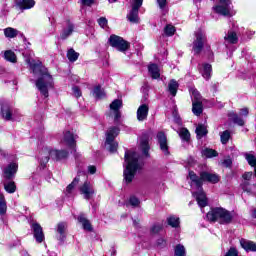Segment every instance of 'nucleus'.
<instances>
[{"instance_id":"nucleus-23","label":"nucleus","mask_w":256,"mask_h":256,"mask_svg":"<svg viewBox=\"0 0 256 256\" xmlns=\"http://www.w3.org/2000/svg\"><path fill=\"white\" fill-rule=\"evenodd\" d=\"M225 45H236L239 41V37H237V33L233 31H228V33L224 37Z\"/></svg>"},{"instance_id":"nucleus-56","label":"nucleus","mask_w":256,"mask_h":256,"mask_svg":"<svg viewBox=\"0 0 256 256\" xmlns=\"http://www.w3.org/2000/svg\"><path fill=\"white\" fill-rule=\"evenodd\" d=\"M95 3V0H81V4L86 7H91Z\"/></svg>"},{"instance_id":"nucleus-44","label":"nucleus","mask_w":256,"mask_h":256,"mask_svg":"<svg viewBox=\"0 0 256 256\" xmlns=\"http://www.w3.org/2000/svg\"><path fill=\"white\" fill-rule=\"evenodd\" d=\"M179 136L182 141H189V139H191V134L189 133V130H187V128L180 129Z\"/></svg>"},{"instance_id":"nucleus-27","label":"nucleus","mask_w":256,"mask_h":256,"mask_svg":"<svg viewBox=\"0 0 256 256\" xmlns=\"http://www.w3.org/2000/svg\"><path fill=\"white\" fill-rule=\"evenodd\" d=\"M75 29V26L71 22H67L66 28L62 30V33L60 35L61 39H67V37H70V35L73 34V31Z\"/></svg>"},{"instance_id":"nucleus-42","label":"nucleus","mask_w":256,"mask_h":256,"mask_svg":"<svg viewBox=\"0 0 256 256\" xmlns=\"http://www.w3.org/2000/svg\"><path fill=\"white\" fill-rule=\"evenodd\" d=\"M167 223L168 225H170V227H174V228H177L179 227V217L177 216H169L167 218Z\"/></svg>"},{"instance_id":"nucleus-49","label":"nucleus","mask_w":256,"mask_h":256,"mask_svg":"<svg viewBox=\"0 0 256 256\" xmlns=\"http://www.w3.org/2000/svg\"><path fill=\"white\" fill-rule=\"evenodd\" d=\"M129 203L132 207H139V204L141 203L139 201V198L135 197V196H131L129 199Z\"/></svg>"},{"instance_id":"nucleus-2","label":"nucleus","mask_w":256,"mask_h":256,"mask_svg":"<svg viewBox=\"0 0 256 256\" xmlns=\"http://www.w3.org/2000/svg\"><path fill=\"white\" fill-rule=\"evenodd\" d=\"M125 163L124 180L127 183H131L135 178V173L143 169V160H141L139 153L135 151H127L125 153Z\"/></svg>"},{"instance_id":"nucleus-38","label":"nucleus","mask_w":256,"mask_h":256,"mask_svg":"<svg viewBox=\"0 0 256 256\" xmlns=\"http://www.w3.org/2000/svg\"><path fill=\"white\" fill-rule=\"evenodd\" d=\"M4 58L6 59V61H10V63H17V56L15 55V52L11 50H7L4 53Z\"/></svg>"},{"instance_id":"nucleus-34","label":"nucleus","mask_w":256,"mask_h":256,"mask_svg":"<svg viewBox=\"0 0 256 256\" xmlns=\"http://www.w3.org/2000/svg\"><path fill=\"white\" fill-rule=\"evenodd\" d=\"M179 89V83L175 80H171L168 83V91L171 94L172 97H175L177 95V90Z\"/></svg>"},{"instance_id":"nucleus-11","label":"nucleus","mask_w":256,"mask_h":256,"mask_svg":"<svg viewBox=\"0 0 256 256\" xmlns=\"http://www.w3.org/2000/svg\"><path fill=\"white\" fill-rule=\"evenodd\" d=\"M80 195H83V197L89 201L93 195H95V188H93V184L89 181H85L80 187H79Z\"/></svg>"},{"instance_id":"nucleus-64","label":"nucleus","mask_w":256,"mask_h":256,"mask_svg":"<svg viewBox=\"0 0 256 256\" xmlns=\"http://www.w3.org/2000/svg\"><path fill=\"white\" fill-rule=\"evenodd\" d=\"M134 225H137V222H136V221H134Z\"/></svg>"},{"instance_id":"nucleus-18","label":"nucleus","mask_w":256,"mask_h":256,"mask_svg":"<svg viewBox=\"0 0 256 256\" xmlns=\"http://www.w3.org/2000/svg\"><path fill=\"white\" fill-rule=\"evenodd\" d=\"M32 230L37 243H43L45 239V234H43V228L41 227V225H39L38 223L32 224Z\"/></svg>"},{"instance_id":"nucleus-30","label":"nucleus","mask_w":256,"mask_h":256,"mask_svg":"<svg viewBox=\"0 0 256 256\" xmlns=\"http://www.w3.org/2000/svg\"><path fill=\"white\" fill-rule=\"evenodd\" d=\"M140 149L143 153V155H145V157H149V139L148 138H141L140 140Z\"/></svg>"},{"instance_id":"nucleus-1","label":"nucleus","mask_w":256,"mask_h":256,"mask_svg":"<svg viewBox=\"0 0 256 256\" xmlns=\"http://www.w3.org/2000/svg\"><path fill=\"white\" fill-rule=\"evenodd\" d=\"M27 65L34 75H37L36 87L41 95L49 97V89H53V76L47 72V68L41 64V61H35L31 58L25 59Z\"/></svg>"},{"instance_id":"nucleus-4","label":"nucleus","mask_w":256,"mask_h":256,"mask_svg":"<svg viewBox=\"0 0 256 256\" xmlns=\"http://www.w3.org/2000/svg\"><path fill=\"white\" fill-rule=\"evenodd\" d=\"M67 155H69V152L65 150H53L51 148H44L41 150L38 159L42 169H45V165L49 163L50 157L54 161H61V159L67 158Z\"/></svg>"},{"instance_id":"nucleus-59","label":"nucleus","mask_w":256,"mask_h":256,"mask_svg":"<svg viewBox=\"0 0 256 256\" xmlns=\"http://www.w3.org/2000/svg\"><path fill=\"white\" fill-rule=\"evenodd\" d=\"M166 244H167V242H166L165 239H163V238H160V239H158V241H157L158 247H165Z\"/></svg>"},{"instance_id":"nucleus-14","label":"nucleus","mask_w":256,"mask_h":256,"mask_svg":"<svg viewBox=\"0 0 256 256\" xmlns=\"http://www.w3.org/2000/svg\"><path fill=\"white\" fill-rule=\"evenodd\" d=\"M19 169V165L15 162H12L8 164L4 169H3V175L5 179H13L15 177V174L17 173V170Z\"/></svg>"},{"instance_id":"nucleus-24","label":"nucleus","mask_w":256,"mask_h":256,"mask_svg":"<svg viewBox=\"0 0 256 256\" xmlns=\"http://www.w3.org/2000/svg\"><path fill=\"white\" fill-rule=\"evenodd\" d=\"M253 177V172H246L243 174V179L245 180L241 187L243 191H246L247 193H251V186L249 185V181H251V178Z\"/></svg>"},{"instance_id":"nucleus-3","label":"nucleus","mask_w":256,"mask_h":256,"mask_svg":"<svg viewBox=\"0 0 256 256\" xmlns=\"http://www.w3.org/2000/svg\"><path fill=\"white\" fill-rule=\"evenodd\" d=\"M206 217L211 223H220V225H227L233 221V214L222 207L212 208Z\"/></svg>"},{"instance_id":"nucleus-22","label":"nucleus","mask_w":256,"mask_h":256,"mask_svg":"<svg viewBox=\"0 0 256 256\" xmlns=\"http://www.w3.org/2000/svg\"><path fill=\"white\" fill-rule=\"evenodd\" d=\"M200 177L203 181H208V183H219V176L217 174L209 172H201Z\"/></svg>"},{"instance_id":"nucleus-50","label":"nucleus","mask_w":256,"mask_h":256,"mask_svg":"<svg viewBox=\"0 0 256 256\" xmlns=\"http://www.w3.org/2000/svg\"><path fill=\"white\" fill-rule=\"evenodd\" d=\"M222 167H231L233 165V160H231V157H226L221 162Z\"/></svg>"},{"instance_id":"nucleus-7","label":"nucleus","mask_w":256,"mask_h":256,"mask_svg":"<svg viewBox=\"0 0 256 256\" xmlns=\"http://www.w3.org/2000/svg\"><path fill=\"white\" fill-rule=\"evenodd\" d=\"M219 5L213 7V11L218 13V15H223L224 17H231L234 15L232 10L231 0H218Z\"/></svg>"},{"instance_id":"nucleus-58","label":"nucleus","mask_w":256,"mask_h":256,"mask_svg":"<svg viewBox=\"0 0 256 256\" xmlns=\"http://www.w3.org/2000/svg\"><path fill=\"white\" fill-rule=\"evenodd\" d=\"M247 115H249V109H247V108H242V109L240 110V116H241V117H247Z\"/></svg>"},{"instance_id":"nucleus-62","label":"nucleus","mask_w":256,"mask_h":256,"mask_svg":"<svg viewBox=\"0 0 256 256\" xmlns=\"http://www.w3.org/2000/svg\"><path fill=\"white\" fill-rule=\"evenodd\" d=\"M252 217L253 219H256V208L252 211Z\"/></svg>"},{"instance_id":"nucleus-32","label":"nucleus","mask_w":256,"mask_h":256,"mask_svg":"<svg viewBox=\"0 0 256 256\" xmlns=\"http://www.w3.org/2000/svg\"><path fill=\"white\" fill-rule=\"evenodd\" d=\"M148 71L152 79H159V77H161V73H159V66H157L156 64H150L148 66Z\"/></svg>"},{"instance_id":"nucleus-29","label":"nucleus","mask_w":256,"mask_h":256,"mask_svg":"<svg viewBox=\"0 0 256 256\" xmlns=\"http://www.w3.org/2000/svg\"><path fill=\"white\" fill-rule=\"evenodd\" d=\"M195 133L197 135V139H203V137H206L209 131L207 130V126L205 124H199L196 127Z\"/></svg>"},{"instance_id":"nucleus-47","label":"nucleus","mask_w":256,"mask_h":256,"mask_svg":"<svg viewBox=\"0 0 256 256\" xmlns=\"http://www.w3.org/2000/svg\"><path fill=\"white\" fill-rule=\"evenodd\" d=\"M202 155L204 157H208V158H211V157H217V151L213 150V149H209V148H206L202 151Z\"/></svg>"},{"instance_id":"nucleus-55","label":"nucleus","mask_w":256,"mask_h":256,"mask_svg":"<svg viewBox=\"0 0 256 256\" xmlns=\"http://www.w3.org/2000/svg\"><path fill=\"white\" fill-rule=\"evenodd\" d=\"M192 97L195 99L194 101H201V94L195 89L192 90Z\"/></svg>"},{"instance_id":"nucleus-31","label":"nucleus","mask_w":256,"mask_h":256,"mask_svg":"<svg viewBox=\"0 0 256 256\" xmlns=\"http://www.w3.org/2000/svg\"><path fill=\"white\" fill-rule=\"evenodd\" d=\"M192 113L199 117L203 113V103L201 101H193L192 103Z\"/></svg>"},{"instance_id":"nucleus-13","label":"nucleus","mask_w":256,"mask_h":256,"mask_svg":"<svg viewBox=\"0 0 256 256\" xmlns=\"http://www.w3.org/2000/svg\"><path fill=\"white\" fill-rule=\"evenodd\" d=\"M157 140L160 151H162L164 155H169V143L167 142V135H165L163 132H158Z\"/></svg>"},{"instance_id":"nucleus-9","label":"nucleus","mask_w":256,"mask_h":256,"mask_svg":"<svg viewBox=\"0 0 256 256\" xmlns=\"http://www.w3.org/2000/svg\"><path fill=\"white\" fill-rule=\"evenodd\" d=\"M109 43L111 47H114L118 51H121L122 53L127 51L129 49L130 44L125 39L121 38V36L117 35H111L109 38Z\"/></svg>"},{"instance_id":"nucleus-26","label":"nucleus","mask_w":256,"mask_h":256,"mask_svg":"<svg viewBox=\"0 0 256 256\" xmlns=\"http://www.w3.org/2000/svg\"><path fill=\"white\" fill-rule=\"evenodd\" d=\"M240 245L245 251H256V243L253 241L242 239Z\"/></svg>"},{"instance_id":"nucleus-57","label":"nucleus","mask_w":256,"mask_h":256,"mask_svg":"<svg viewBox=\"0 0 256 256\" xmlns=\"http://www.w3.org/2000/svg\"><path fill=\"white\" fill-rule=\"evenodd\" d=\"M72 91H73L74 97H81V90L79 89V87L74 86L72 88Z\"/></svg>"},{"instance_id":"nucleus-41","label":"nucleus","mask_w":256,"mask_h":256,"mask_svg":"<svg viewBox=\"0 0 256 256\" xmlns=\"http://www.w3.org/2000/svg\"><path fill=\"white\" fill-rule=\"evenodd\" d=\"M7 213V202L5 201V196L0 194V215H5Z\"/></svg>"},{"instance_id":"nucleus-19","label":"nucleus","mask_w":256,"mask_h":256,"mask_svg":"<svg viewBox=\"0 0 256 256\" xmlns=\"http://www.w3.org/2000/svg\"><path fill=\"white\" fill-rule=\"evenodd\" d=\"M77 139V136L73 135L71 131L64 132V136L61 139V143H65L67 147H75V140Z\"/></svg>"},{"instance_id":"nucleus-21","label":"nucleus","mask_w":256,"mask_h":256,"mask_svg":"<svg viewBox=\"0 0 256 256\" xmlns=\"http://www.w3.org/2000/svg\"><path fill=\"white\" fill-rule=\"evenodd\" d=\"M81 181V175H78L74 178V180L72 181L71 184H69L66 187L65 190V195H67V197H71V195H73V193H75V188L79 185V182Z\"/></svg>"},{"instance_id":"nucleus-12","label":"nucleus","mask_w":256,"mask_h":256,"mask_svg":"<svg viewBox=\"0 0 256 256\" xmlns=\"http://www.w3.org/2000/svg\"><path fill=\"white\" fill-rule=\"evenodd\" d=\"M197 192H193V196L196 197V201L199 205V207L203 210V207H207L209 205V201L207 200V196L205 195V192L203 191V186L201 188H197Z\"/></svg>"},{"instance_id":"nucleus-28","label":"nucleus","mask_w":256,"mask_h":256,"mask_svg":"<svg viewBox=\"0 0 256 256\" xmlns=\"http://www.w3.org/2000/svg\"><path fill=\"white\" fill-rule=\"evenodd\" d=\"M189 178L191 179L192 183H194L197 187V189H201L203 187V179H201V176L195 174V172L190 171L189 172Z\"/></svg>"},{"instance_id":"nucleus-20","label":"nucleus","mask_w":256,"mask_h":256,"mask_svg":"<svg viewBox=\"0 0 256 256\" xmlns=\"http://www.w3.org/2000/svg\"><path fill=\"white\" fill-rule=\"evenodd\" d=\"M15 4L21 11H26L35 7V0H15Z\"/></svg>"},{"instance_id":"nucleus-33","label":"nucleus","mask_w":256,"mask_h":256,"mask_svg":"<svg viewBox=\"0 0 256 256\" xmlns=\"http://www.w3.org/2000/svg\"><path fill=\"white\" fill-rule=\"evenodd\" d=\"M65 231H67V223L65 222H60L57 225V233H59V240L63 241L65 239Z\"/></svg>"},{"instance_id":"nucleus-36","label":"nucleus","mask_w":256,"mask_h":256,"mask_svg":"<svg viewBox=\"0 0 256 256\" xmlns=\"http://www.w3.org/2000/svg\"><path fill=\"white\" fill-rule=\"evenodd\" d=\"M4 35L8 39H14V37H17L19 35V31L15 28L8 27L4 29Z\"/></svg>"},{"instance_id":"nucleus-63","label":"nucleus","mask_w":256,"mask_h":256,"mask_svg":"<svg viewBox=\"0 0 256 256\" xmlns=\"http://www.w3.org/2000/svg\"><path fill=\"white\" fill-rule=\"evenodd\" d=\"M109 3H117V0H108Z\"/></svg>"},{"instance_id":"nucleus-6","label":"nucleus","mask_w":256,"mask_h":256,"mask_svg":"<svg viewBox=\"0 0 256 256\" xmlns=\"http://www.w3.org/2000/svg\"><path fill=\"white\" fill-rule=\"evenodd\" d=\"M119 135V128L117 127H110L106 132V145H108V150L110 153H115L117 151V147L119 144L115 142V137Z\"/></svg>"},{"instance_id":"nucleus-45","label":"nucleus","mask_w":256,"mask_h":256,"mask_svg":"<svg viewBox=\"0 0 256 256\" xmlns=\"http://www.w3.org/2000/svg\"><path fill=\"white\" fill-rule=\"evenodd\" d=\"M245 159L250 167H256V156L253 154L246 153Z\"/></svg>"},{"instance_id":"nucleus-39","label":"nucleus","mask_w":256,"mask_h":256,"mask_svg":"<svg viewBox=\"0 0 256 256\" xmlns=\"http://www.w3.org/2000/svg\"><path fill=\"white\" fill-rule=\"evenodd\" d=\"M93 97H95V99H103V97H105V90H103L101 86L94 87Z\"/></svg>"},{"instance_id":"nucleus-46","label":"nucleus","mask_w":256,"mask_h":256,"mask_svg":"<svg viewBox=\"0 0 256 256\" xmlns=\"http://www.w3.org/2000/svg\"><path fill=\"white\" fill-rule=\"evenodd\" d=\"M67 57L69 61L72 63L75 62L77 59H79V53L75 52V50L70 49L68 50Z\"/></svg>"},{"instance_id":"nucleus-15","label":"nucleus","mask_w":256,"mask_h":256,"mask_svg":"<svg viewBox=\"0 0 256 256\" xmlns=\"http://www.w3.org/2000/svg\"><path fill=\"white\" fill-rule=\"evenodd\" d=\"M137 120L140 122L147 121V117H149V105L142 104L138 107L136 112Z\"/></svg>"},{"instance_id":"nucleus-35","label":"nucleus","mask_w":256,"mask_h":256,"mask_svg":"<svg viewBox=\"0 0 256 256\" xmlns=\"http://www.w3.org/2000/svg\"><path fill=\"white\" fill-rule=\"evenodd\" d=\"M229 120L233 121L236 125H239L240 127H243L245 125V120L243 118L239 117L236 113H230L229 115Z\"/></svg>"},{"instance_id":"nucleus-17","label":"nucleus","mask_w":256,"mask_h":256,"mask_svg":"<svg viewBox=\"0 0 256 256\" xmlns=\"http://www.w3.org/2000/svg\"><path fill=\"white\" fill-rule=\"evenodd\" d=\"M212 71H213V68L211 64L209 63L199 64V72L201 73L202 77L206 79V81H209V79H211Z\"/></svg>"},{"instance_id":"nucleus-8","label":"nucleus","mask_w":256,"mask_h":256,"mask_svg":"<svg viewBox=\"0 0 256 256\" xmlns=\"http://www.w3.org/2000/svg\"><path fill=\"white\" fill-rule=\"evenodd\" d=\"M195 40L193 42V51L196 53V55H199L201 51H203V47H205V43H207V36L205 35V32L202 30H198L195 33Z\"/></svg>"},{"instance_id":"nucleus-48","label":"nucleus","mask_w":256,"mask_h":256,"mask_svg":"<svg viewBox=\"0 0 256 256\" xmlns=\"http://www.w3.org/2000/svg\"><path fill=\"white\" fill-rule=\"evenodd\" d=\"M164 33L167 35V37H172V35H175V27L171 24L167 25L164 28Z\"/></svg>"},{"instance_id":"nucleus-54","label":"nucleus","mask_w":256,"mask_h":256,"mask_svg":"<svg viewBox=\"0 0 256 256\" xmlns=\"http://www.w3.org/2000/svg\"><path fill=\"white\" fill-rule=\"evenodd\" d=\"M98 25H100V27H102V29H105V27H107V18H105V17L99 18Z\"/></svg>"},{"instance_id":"nucleus-61","label":"nucleus","mask_w":256,"mask_h":256,"mask_svg":"<svg viewBox=\"0 0 256 256\" xmlns=\"http://www.w3.org/2000/svg\"><path fill=\"white\" fill-rule=\"evenodd\" d=\"M248 36L252 37V35H255V32L254 31H248L246 32Z\"/></svg>"},{"instance_id":"nucleus-51","label":"nucleus","mask_w":256,"mask_h":256,"mask_svg":"<svg viewBox=\"0 0 256 256\" xmlns=\"http://www.w3.org/2000/svg\"><path fill=\"white\" fill-rule=\"evenodd\" d=\"M162 230H163V225L161 224H154L151 228V232L155 234L160 233Z\"/></svg>"},{"instance_id":"nucleus-60","label":"nucleus","mask_w":256,"mask_h":256,"mask_svg":"<svg viewBox=\"0 0 256 256\" xmlns=\"http://www.w3.org/2000/svg\"><path fill=\"white\" fill-rule=\"evenodd\" d=\"M88 172L90 173V175H95V173L97 172V168L95 166H88Z\"/></svg>"},{"instance_id":"nucleus-25","label":"nucleus","mask_w":256,"mask_h":256,"mask_svg":"<svg viewBox=\"0 0 256 256\" xmlns=\"http://www.w3.org/2000/svg\"><path fill=\"white\" fill-rule=\"evenodd\" d=\"M77 220L81 223L84 231H93V226H91V222L85 217V214H80Z\"/></svg>"},{"instance_id":"nucleus-40","label":"nucleus","mask_w":256,"mask_h":256,"mask_svg":"<svg viewBox=\"0 0 256 256\" xmlns=\"http://www.w3.org/2000/svg\"><path fill=\"white\" fill-rule=\"evenodd\" d=\"M4 189L7 193H15L17 191V185L13 181L5 182Z\"/></svg>"},{"instance_id":"nucleus-52","label":"nucleus","mask_w":256,"mask_h":256,"mask_svg":"<svg viewBox=\"0 0 256 256\" xmlns=\"http://www.w3.org/2000/svg\"><path fill=\"white\" fill-rule=\"evenodd\" d=\"M156 1L161 11H165V9H167V0H156Z\"/></svg>"},{"instance_id":"nucleus-16","label":"nucleus","mask_w":256,"mask_h":256,"mask_svg":"<svg viewBox=\"0 0 256 256\" xmlns=\"http://www.w3.org/2000/svg\"><path fill=\"white\" fill-rule=\"evenodd\" d=\"M123 107V101L119 99H115L111 104H110V110L114 112V120L119 121L121 119V112L119 109Z\"/></svg>"},{"instance_id":"nucleus-37","label":"nucleus","mask_w":256,"mask_h":256,"mask_svg":"<svg viewBox=\"0 0 256 256\" xmlns=\"http://www.w3.org/2000/svg\"><path fill=\"white\" fill-rule=\"evenodd\" d=\"M229 139H231V131L225 130L220 133V141L222 145H227L229 143Z\"/></svg>"},{"instance_id":"nucleus-53","label":"nucleus","mask_w":256,"mask_h":256,"mask_svg":"<svg viewBox=\"0 0 256 256\" xmlns=\"http://www.w3.org/2000/svg\"><path fill=\"white\" fill-rule=\"evenodd\" d=\"M225 256H239V251H237V248H230Z\"/></svg>"},{"instance_id":"nucleus-43","label":"nucleus","mask_w":256,"mask_h":256,"mask_svg":"<svg viewBox=\"0 0 256 256\" xmlns=\"http://www.w3.org/2000/svg\"><path fill=\"white\" fill-rule=\"evenodd\" d=\"M187 254L186 250H185V246L178 244L176 245V247L174 248V255L175 256H185Z\"/></svg>"},{"instance_id":"nucleus-10","label":"nucleus","mask_w":256,"mask_h":256,"mask_svg":"<svg viewBox=\"0 0 256 256\" xmlns=\"http://www.w3.org/2000/svg\"><path fill=\"white\" fill-rule=\"evenodd\" d=\"M143 5V0H134L132 10L128 13L127 19L130 23H139V9Z\"/></svg>"},{"instance_id":"nucleus-5","label":"nucleus","mask_w":256,"mask_h":256,"mask_svg":"<svg viewBox=\"0 0 256 256\" xmlns=\"http://www.w3.org/2000/svg\"><path fill=\"white\" fill-rule=\"evenodd\" d=\"M0 113L5 121H21V114L9 103L0 106Z\"/></svg>"}]
</instances>
